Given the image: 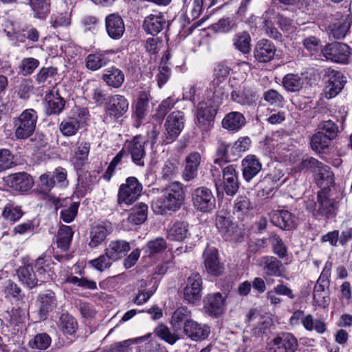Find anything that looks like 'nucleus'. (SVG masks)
I'll return each mask as SVG.
<instances>
[{
    "label": "nucleus",
    "mask_w": 352,
    "mask_h": 352,
    "mask_svg": "<svg viewBox=\"0 0 352 352\" xmlns=\"http://www.w3.org/2000/svg\"><path fill=\"white\" fill-rule=\"evenodd\" d=\"M67 176L66 170L60 166L53 171H47L39 176L34 192L42 195L44 199L52 201L57 208L60 200L51 193V190L55 187L56 184L61 187L67 186L68 185Z\"/></svg>",
    "instance_id": "nucleus-1"
},
{
    "label": "nucleus",
    "mask_w": 352,
    "mask_h": 352,
    "mask_svg": "<svg viewBox=\"0 0 352 352\" xmlns=\"http://www.w3.org/2000/svg\"><path fill=\"white\" fill-rule=\"evenodd\" d=\"M185 193L179 182H173L163 191L162 197L154 201L152 208L155 213L164 214L178 210L184 201Z\"/></svg>",
    "instance_id": "nucleus-2"
},
{
    "label": "nucleus",
    "mask_w": 352,
    "mask_h": 352,
    "mask_svg": "<svg viewBox=\"0 0 352 352\" xmlns=\"http://www.w3.org/2000/svg\"><path fill=\"white\" fill-rule=\"evenodd\" d=\"M297 171L309 169L314 174L317 184L322 187V190H327L334 185V174L331 168L314 157H309L302 160L295 168Z\"/></svg>",
    "instance_id": "nucleus-3"
},
{
    "label": "nucleus",
    "mask_w": 352,
    "mask_h": 352,
    "mask_svg": "<svg viewBox=\"0 0 352 352\" xmlns=\"http://www.w3.org/2000/svg\"><path fill=\"white\" fill-rule=\"evenodd\" d=\"M38 113L34 109H27L13 118L14 134L18 140H27L32 136L36 127Z\"/></svg>",
    "instance_id": "nucleus-4"
},
{
    "label": "nucleus",
    "mask_w": 352,
    "mask_h": 352,
    "mask_svg": "<svg viewBox=\"0 0 352 352\" xmlns=\"http://www.w3.org/2000/svg\"><path fill=\"white\" fill-rule=\"evenodd\" d=\"M194 208L203 213L212 212L216 207V199L212 190L206 187L197 188L192 192Z\"/></svg>",
    "instance_id": "nucleus-5"
},
{
    "label": "nucleus",
    "mask_w": 352,
    "mask_h": 352,
    "mask_svg": "<svg viewBox=\"0 0 352 352\" xmlns=\"http://www.w3.org/2000/svg\"><path fill=\"white\" fill-rule=\"evenodd\" d=\"M214 102L211 100H208L198 104L196 124L203 132L210 131L213 126L217 111V107L214 105Z\"/></svg>",
    "instance_id": "nucleus-6"
},
{
    "label": "nucleus",
    "mask_w": 352,
    "mask_h": 352,
    "mask_svg": "<svg viewBox=\"0 0 352 352\" xmlns=\"http://www.w3.org/2000/svg\"><path fill=\"white\" fill-rule=\"evenodd\" d=\"M317 203H308L307 208L314 216L321 214L329 217L335 212L338 208V203L335 199L330 198L327 190H321L318 192Z\"/></svg>",
    "instance_id": "nucleus-7"
},
{
    "label": "nucleus",
    "mask_w": 352,
    "mask_h": 352,
    "mask_svg": "<svg viewBox=\"0 0 352 352\" xmlns=\"http://www.w3.org/2000/svg\"><path fill=\"white\" fill-rule=\"evenodd\" d=\"M142 190V186L134 177L126 179V183L120 186L118 201L119 204L131 205L134 203Z\"/></svg>",
    "instance_id": "nucleus-8"
},
{
    "label": "nucleus",
    "mask_w": 352,
    "mask_h": 352,
    "mask_svg": "<svg viewBox=\"0 0 352 352\" xmlns=\"http://www.w3.org/2000/svg\"><path fill=\"white\" fill-rule=\"evenodd\" d=\"M321 52L327 60L344 64L348 63L351 54L350 47L346 44L339 42L326 45Z\"/></svg>",
    "instance_id": "nucleus-9"
},
{
    "label": "nucleus",
    "mask_w": 352,
    "mask_h": 352,
    "mask_svg": "<svg viewBox=\"0 0 352 352\" xmlns=\"http://www.w3.org/2000/svg\"><path fill=\"white\" fill-rule=\"evenodd\" d=\"M230 97L234 102L245 108L255 106L258 100L256 92L245 84L234 88Z\"/></svg>",
    "instance_id": "nucleus-10"
},
{
    "label": "nucleus",
    "mask_w": 352,
    "mask_h": 352,
    "mask_svg": "<svg viewBox=\"0 0 352 352\" xmlns=\"http://www.w3.org/2000/svg\"><path fill=\"white\" fill-rule=\"evenodd\" d=\"M326 74L329 76V80L326 84L323 94L325 98L331 99L343 89L346 80L340 72L328 69Z\"/></svg>",
    "instance_id": "nucleus-11"
},
{
    "label": "nucleus",
    "mask_w": 352,
    "mask_h": 352,
    "mask_svg": "<svg viewBox=\"0 0 352 352\" xmlns=\"http://www.w3.org/2000/svg\"><path fill=\"white\" fill-rule=\"evenodd\" d=\"M184 126V115L180 111L172 112L166 118L165 128L167 143L173 142L182 132Z\"/></svg>",
    "instance_id": "nucleus-12"
},
{
    "label": "nucleus",
    "mask_w": 352,
    "mask_h": 352,
    "mask_svg": "<svg viewBox=\"0 0 352 352\" xmlns=\"http://www.w3.org/2000/svg\"><path fill=\"white\" fill-rule=\"evenodd\" d=\"M270 345L274 352H295L298 347V341L292 333H282L274 338Z\"/></svg>",
    "instance_id": "nucleus-13"
},
{
    "label": "nucleus",
    "mask_w": 352,
    "mask_h": 352,
    "mask_svg": "<svg viewBox=\"0 0 352 352\" xmlns=\"http://www.w3.org/2000/svg\"><path fill=\"white\" fill-rule=\"evenodd\" d=\"M202 278L199 274L192 273L187 279L184 289V298L189 303H194L201 298Z\"/></svg>",
    "instance_id": "nucleus-14"
},
{
    "label": "nucleus",
    "mask_w": 352,
    "mask_h": 352,
    "mask_svg": "<svg viewBox=\"0 0 352 352\" xmlns=\"http://www.w3.org/2000/svg\"><path fill=\"white\" fill-rule=\"evenodd\" d=\"M263 273L269 276L282 277L285 268L280 261L273 256H263L257 261Z\"/></svg>",
    "instance_id": "nucleus-15"
},
{
    "label": "nucleus",
    "mask_w": 352,
    "mask_h": 352,
    "mask_svg": "<svg viewBox=\"0 0 352 352\" xmlns=\"http://www.w3.org/2000/svg\"><path fill=\"white\" fill-rule=\"evenodd\" d=\"M38 314L40 318L45 320L50 312L53 311L57 307L58 302L55 293L52 290H47L38 295Z\"/></svg>",
    "instance_id": "nucleus-16"
},
{
    "label": "nucleus",
    "mask_w": 352,
    "mask_h": 352,
    "mask_svg": "<svg viewBox=\"0 0 352 352\" xmlns=\"http://www.w3.org/2000/svg\"><path fill=\"white\" fill-rule=\"evenodd\" d=\"M204 265L208 274L212 276H219L223 270L220 263L217 250L214 247H207L204 252Z\"/></svg>",
    "instance_id": "nucleus-17"
},
{
    "label": "nucleus",
    "mask_w": 352,
    "mask_h": 352,
    "mask_svg": "<svg viewBox=\"0 0 352 352\" xmlns=\"http://www.w3.org/2000/svg\"><path fill=\"white\" fill-rule=\"evenodd\" d=\"M206 314L217 317L224 311L225 299L219 292L208 294L204 300Z\"/></svg>",
    "instance_id": "nucleus-18"
},
{
    "label": "nucleus",
    "mask_w": 352,
    "mask_h": 352,
    "mask_svg": "<svg viewBox=\"0 0 352 352\" xmlns=\"http://www.w3.org/2000/svg\"><path fill=\"white\" fill-rule=\"evenodd\" d=\"M276 50V47L272 41L262 39L256 43L254 55L258 61L267 63L273 59Z\"/></svg>",
    "instance_id": "nucleus-19"
},
{
    "label": "nucleus",
    "mask_w": 352,
    "mask_h": 352,
    "mask_svg": "<svg viewBox=\"0 0 352 352\" xmlns=\"http://www.w3.org/2000/svg\"><path fill=\"white\" fill-rule=\"evenodd\" d=\"M242 174L246 182H250L262 169V164L254 155H247L241 162Z\"/></svg>",
    "instance_id": "nucleus-20"
},
{
    "label": "nucleus",
    "mask_w": 352,
    "mask_h": 352,
    "mask_svg": "<svg viewBox=\"0 0 352 352\" xmlns=\"http://www.w3.org/2000/svg\"><path fill=\"white\" fill-rule=\"evenodd\" d=\"M223 188L227 195L233 196L236 193L239 183L233 165H228L223 169Z\"/></svg>",
    "instance_id": "nucleus-21"
},
{
    "label": "nucleus",
    "mask_w": 352,
    "mask_h": 352,
    "mask_svg": "<svg viewBox=\"0 0 352 352\" xmlns=\"http://www.w3.org/2000/svg\"><path fill=\"white\" fill-rule=\"evenodd\" d=\"M201 162V155L199 152H192L185 160V166L182 176L185 181H191L197 175L198 167Z\"/></svg>",
    "instance_id": "nucleus-22"
},
{
    "label": "nucleus",
    "mask_w": 352,
    "mask_h": 352,
    "mask_svg": "<svg viewBox=\"0 0 352 352\" xmlns=\"http://www.w3.org/2000/svg\"><path fill=\"white\" fill-rule=\"evenodd\" d=\"M45 100L46 102L45 111L47 115H59L62 113L66 102L58 91H50L45 96Z\"/></svg>",
    "instance_id": "nucleus-23"
},
{
    "label": "nucleus",
    "mask_w": 352,
    "mask_h": 352,
    "mask_svg": "<svg viewBox=\"0 0 352 352\" xmlns=\"http://www.w3.org/2000/svg\"><path fill=\"white\" fill-rule=\"evenodd\" d=\"M166 26V20L162 14H150L145 18L143 23L144 31L153 36L158 34Z\"/></svg>",
    "instance_id": "nucleus-24"
},
{
    "label": "nucleus",
    "mask_w": 352,
    "mask_h": 352,
    "mask_svg": "<svg viewBox=\"0 0 352 352\" xmlns=\"http://www.w3.org/2000/svg\"><path fill=\"white\" fill-rule=\"evenodd\" d=\"M246 124V119L243 113L232 111L227 113L221 121L222 127L228 131L238 132Z\"/></svg>",
    "instance_id": "nucleus-25"
},
{
    "label": "nucleus",
    "mask_w": 352,
    "mask_h": 352,
    "mask_svg": "<svg viewBox=\"0 0 352 352\" xmlns=\"http://www.w3.org/2000/svg\"><path fill=\"white\" fill-rule=\"evenodd\" d=\"M128 109L129 102L124 96L115 95L111 97V117H114L119 124H122L126 118Z\"/></svg>",
    "instance_id": "nucleus-26"
},
{
    "label": "nucleus",
    "mask_w": 352,
    "mask_h": 352,
    "mask_svg": "<svg viewBox=\"0 0 352 352\" xmlns=\"http://www.w3.org/2000/svg\"><path fill=\"white\" fill-rule=\"evenodd\" d=\"M185 334L195 341L206 339L210 332V327L207 325H201L194 320L188 322L184 329Z\"/></svg>",
    "instance_id": "nucleus-27"
},
{
    "label": "nucleus",
    "mask_w": 352,
    "mask_h": 352,
    "mask_svg": "<svg viewBox=\"0 0 352 352\" xmlns=\"http://www.w3.org/2000/svg\"><path fill=\"white\" fill-rule=\"evenodd\" d=\"M144 140L140 136L135 137L129 143V150L133 162L138 166H144L145 157Z\"/></svg>",
    "instance_id": "nucleus-28"
},
{
    "label": "nucleus",
    "mask_w": 352,
    "mask_h": 352,
    "mask_svg": "<svg viewBox=\"0 0 352 352\" xmlns=\"http://www.w3.org/2000/svg\"><path fill=\"white\" fill-rule=\"evenodd\" d=\"M272 223L283 229L290 230L294 227V216L287 210H278L271 215Z\"/></svg>",
    "instance_id": "nucleus-29"
},
{
    "label": "nucleus",
    "mask_w": 352,
    "mask_h": 352,
    "mask_svg": "<svg viewBox=\"0 0 352 352\" xmlns=\"http://www.w3.org/2000/svg\"><path fill=\"white\" fill-rule=\"evenodd\" d=\"M17 275L19 280L30 289L41 285L32 265L20 267L17 270Z\"/></svg>",
    "instance_id": "nucleus-30"
},
{
    "label": "nucleus",
    "mask_w": 352,
    "mask_h": 352,
    "mask_svg": "<svg viewBox=\"0 0 352 352\" xmlns=\"http://www.w3.org/2000/svg\"><path fill=\"white\" fill-rule=\"evenodd\" d=\"M191 320L190 311L186 307H180L173 312L170 324L175 331H179L184 329L185 325Z\"/></svg>",
    "instance_id": "nucleus-31"
},
{
    "label": "nucleus",
    "mask_w": 352,
    "mask_h": 352,
    "mask_svg": "<svg viewBox=\"0 0 352 352\" xmlns=\"http://www.w3.org/2000/svg\"><path fill=\"white\" fill-rule=\"evenodd\" d=\"M34 180L27 173L22 172L14 174L11 179V186L15 190L25 192L32 188Z\"/></svg>",
    "instance_id": "nucleus-32"
},
{
    "label": "nucleus",
    "mask_w": 352,
    "mask_h": 352,
    "mask_svg": "<svg viewBox=\"0 0 352 352\" xmlns=\"http://www.w3.org/2000/svg\"><path fill=\"white\" fill-rule=\"evenodd\" d=\"M188 234V224L184 221L174 223L167 231V238L171 241H182Z\"/></svg>",
    "instance_id": "nucleus-33"
},
{
    "label": "nucleus",
    "mask_w": 352,
    "mask_h": 352,
    "mask_svg": "<svg viewBox=\"0 0 352 352\" xmlns=\"http://www.w3.org/2000/svg\"><path fill=\"white\" fill-rule=\"evenodd\" d=\"M151 98V94L148 91L140 92L134 111V116L137 120L141 121L146 116Z\"/></svg>",
    "instance_id": "nucleus-34"
},
{
    "label": "nucleus",
    "mask_w": 352,
    "mask_h": 352,
    "mask_svg": "<svg viewBox=\"0 0 352 352\" xmlns=\"http://www.w3.org/2000/svg\"><path fill=\"white\" fill-rule=\"evenodd\" d=\"M148 206L144 203H139L134 206L129 212L128 221L135 225L143 223L147 219Z\"/></svg>",
    "instance_id": "nucleus-35"
},
{
    "label": "nucleus",
    "mask_w": 352,
    "mask_h": 352,
    "mask_svg": "<svg viewBox=\"0 0 352 352\" xmlns=\"http://www.w3.org/2000/svg\"><path fill=\"white\" fill-rule=\"evenodd\" d=\"M51 261L45 256L38 257L34 264L36 274L41 284L50 278L51 273Z\"/></svg>",
    "instance_id": "nucleus-36"
},
{
    "label": "nucleus",
    "mask_w": 352,
    "mask_h": 352,
    "mask_svg": "<svg viewBox=\"0 0 352 352\" xmlns=\"http://www.w3.org/2000/svg\"><path fill=\"white\" fill-rule=\"evenodd\" d=\"M90 144L87 142H79L76 147L72 162L76 168L82 167L88 159Z\"/></svg>",
    "instance_id": "nucleus-37"
},
{
    "label": "nucleus",
    "mask_w": 352,
    "mask_h": 352,
    "mask_svg": "<svg viewBox=\"0 0 352 352\" xmlns=\"http://www.w3.org/2000/svg\"><path fill=\"white\" fill-rule=\"evenodd\" d=\"M216 226L226 240L232 239L236 226L229 218L219 215L216 218Z\"/></svg>",
    "instance_id": "nucleus-38"
},
{
    "label": "nucleus",
    "mask_w": 352,
    "mask_h": 352,
    "mask_svg": "<svg viewBox=\"0 0 352 352\" xmlns=\"http://www.w3.org/2000/svg\"><path fill=\"white\" fill-rule=\"evenodd\" d=\"M329 287L316 284L314 288L313 297L314 301L318 307L325 308L330 302Z\"/></svg>",
    "instance_id": "nucleus-39"
},
{
    "label": "nucleus",
    "mask_w": 352,
    "mask_h": 352,
    "mask_svg": "<svg viewBox=\"0 0 352 352\" xmlns=\"http://www.w3.org/2000/svg\"><path fill=\"white\" fill-rule=\"evenodd\" d=\"M80 128V121L78 118L69 117L64 119L59 125L60 133L64 136H73Z\"/></svg>",
    "instance_id": "nucleus-40"
},
{
    "label": "nucleus",
    "mask_w": 352,
    "mask_h": 352,
    "mask_svg": "<svg viewBox=\"0 0 352 352\" xmlns=\"http://www.w3.org/2000/svg\"><path fill=\"white\" fill-rule=\"evenodd\" d=\"M73 234V231L70 226H60L58 230L56 239L58 248L63 251H67L70 245Z\"/></svg>",
    "instance_id": "nucleus-41"
},
{
    "label": "nucleus",
    "mask_w": 352,
    "mask_h": 352,
    "mask_svg": "<svg viewBox=\"0 0 352 352\" xmlns=\"http://www.w3.org/2000/svg\"><path fill=\"white\" fill-rule=\"evenodd\" d=\"M302 325L306 330H315L319 334L324 333L327 330L326 324L320 320H315L311 314H307L302 318Z\"/></svg>",
    "instance_id": "nucleus-42"
},
{
    "label": "nucleus",
    "mask_w": 352,
    "mask_h": 352,
    "mask_svg": "<svg viewBox=\"0 0 352 352\" xmlns=\"http://www.w3.org/2000/svg\"><path fill=\"white\" fill-rule=\"evenodd\" d=\"M331 140L323 132L318 131L311 138V147L316 152L322 153L328 148Z\"/></svg>",
    "instance_id": "nucleus-43"
},
{
    "label": "nucleus",
    "mask_w": 352,
    "mask_h": 352,
    "mask_svg": "<svg viewBox=\"0 0 352 352\" xmlns=\"http://www.w3.org/2000/svg\"><path fill=\"white\" fill-rule=\"evenodd\" d=\"M226 81L214 78L210 84L208 91L212 94L213 101L217 103L221 102V99L225 94Z\"/></svg>",
    "instance_id": "nucleus-44"
},
{
    "label": "nucleus",
    "mask_w": 352,
    "mask_h": 352,
    "mask_svg": "<svg viewBox=\"0 0 352 352\" xmlns=\"http://www.w3.org/2000/svg\"><path fill=\"white\" fill-rule=\"evenodd\" d=\"M166 247L167 244L165 239L162 237H157L149 241L144 248V250L148 256H152L163 252Z\"/></svg>",
    "instance_id": "nucleus-45"
},
{
    "label": "nucleus",
    "mask_w": 352,
    "mask_h": 352,
    "mask_svg": "<svg viewBox=\"0 0 352 352\" xmlns=\"http://www.w3.org/2000/svg\"><path fill=\"white\" fill-rule=\"evenodd\" d=\"M250 34L243 32L235 35L233 38V45L236 49L245 54L250 52Z\"/></svg>",
    "instance_id": "nucleus-46"
},
{
    "label": "nucleus",
    "mask_w": 352,
    "mask_h": 352,
    "mask_svg": "<svg viewBox=\"0 0 352 352\" xmlns=\"http://www.w3.org/2000/svg\"><path fill=\"white\" fill-rule=\"evenodd\" d=\"M283 85L287 91L296 92L302 88L303 80L298 74H288L283 78Z\"/></svg>",
    "instance_id": "nucleus-47"
},
{
    "label": "nucleus",
    "mask_w": 352,
    "mask_h": 352,
    "mask_svg": "<svg viewBox=\"0 0 352 352\" xmlns=\"http://www.w3.org/2000/svg\"><path fill=\"white\" fill-rule=\"evenodd\" d=\"M52 339L46 333H38L29 340L28 346L34 349L45 350L51 344Z\"/></svg>",
    "instance_id": "nucleus-48"
},
{
    "label": "nucleus",
    "mask_w": 352,
    "mask_h": 352,
    "mask_svg": "<svg viewBox=\"0 0 352 352\" xmlns=\"http://www.w3.org/2000/svg\"><path fill=\"white\" fill-rule=\"evenodd\" d=\"M30 6L34 12V16L44 19L50 12L49 0H29Z\"/></svg>",
    "instance_id": "nucleus-49"
},
{
    "label": "nucleus",
    "mask_w": 352,
    "mask_h": 352,
    "mask_svg": "<svg viewBox=\"0 0 352 352\" xmlns=\"http://www.w3.org/2000/svg\"><path fill=\"white\" fill-rule=\"evenodd\" d=\"M231 149L230 144L222 140H219L217 143V159H215L214 164H221V162H227L232 160L234 157H232V153H229V149Z\"/></svg>",
    "instance_id": "nucleus-50"
},
{
    "label": "nucleus",
    "mask_w": 352,
    "mask_h": 352,
    "mask_svg": "<svg viewBox=\"0 0 352 352\" xmlns=\"http://www.w3.org/2000/svg\"><path fill=\"white\" fill-rule=\"evenodd\" d=\"M125 32V25L122 18L116 14H111V39H120Z\"/></svg>",
    "instance_id": "nucleus-51"
},
{
    "label": "nucleus",
    "mask_w": 352,
    "mask_h": 352,
    "mask_svg": "<svg viewBox=\"0 0 352 352\" xmlns=\"http://www.w3.org/2000/svg\"><path fill=\"white\" fill-rule=\"evenodd\" d=\"M57 74L58 70L56 67H43L36 74V81L38 84H42L43 85L50 84L52 80L55 79Z\"/></svg>",
    "instance_id": "nucleus-52"
},
{
    "label": "nucleus",
    "mask_w": 352,
    "mask_h": 352,
    "mask_svg": "<svg viewBox=\"0 0 352 352\" xmlns=\"http://www.w3.org/2000/svg\"><path fill=\"white\" fill-rule=\"evenodd\" d=\"M6 320L10 326H19L20 324L25 322L26 314L25 311L21 308H12L6 312Z\"/></svg>",
    "instance_id": "nucleus-53"
},
{
    "label": "nucleus",
    "mask_w": 352,
    "mask_h": 352,
    "mask_svg": "<svg viewBox=\"0 0 352 352\" xmlns=\"http://www.w3.org/2000/svg\"><path fill=\"white\" fill-rule=\"evenodd\" d=\"M77 322L69 314H63L60 317V328L65 334L72 335L77 329Z\"/></svg>",
    "instance_id": "nucleus-54"
},
{
    "label": "nucleus",
    "mask_w": 352,
    "mask_h": 352,
    "mask_svg": "<svg viewBox=\"0 0 352 352\" xmlns=\"http://www.w3.org/2000/svg\"><path fill=\"white\" fill-rule=\"evenodd\" d=\"M270 241L272 245L273 252L278 258H283L287 256V248L278 235L276 234H271Z\"/></svg>",
    "instance_id": "nucleus-55"
},
{
    "label": "nucleus",
    "mask_w": 352,
    "mask_h": 352,
    "mask_svg": "<svg viewBox=\"0 0 352 352\" xmlns=\"http://www.w3.org/2000/svg\"><path fill=\"white\" fill-rule=\"evenodd\" d=\"M108 59L105 58L103 54H91L88 55L86 58V67L91 70H97L103 65H106Z\"/></svg>",
    "instance_id": "nucleus-56"
},
{
    "label": "nucleus",
    "mask_w": 352,
    "mask_h": 352,
    "mask_svg": "<svg viewBox=\"0 0 352 352\" xmlns=\"http://www.w3.org/2000/svg\"><path fill=\"white\" fill-rule=\"evenodd\" d=\"M107 232V228L102 226L93 227L90 232L89 245L92 248L97 247L106 239Z\"/></svg>",
    "instance_id": "nucleus-57"
},
{
    "label": "nucleus",
    "mask_w": 352,
    "mask_h": 352,
    "mask_svg": "<svg viewBox=\"0 0 352 352\" xmlns=\"http://www.w3.org/2000/svg\"><path fill=\"white\" fill-rule=\"evenodd\" d=\"M92 99L98 106H104L107 113L110 110V96L107 91L97 87L93 90Z\"/></svg>",
    "instance_id": "nucleus-58"
},
{
    "label": "nucleus",
    "mask_w": 352,
    "mask_h": 352,
    "mask_svg": "<svg viewBox=\"0 0 352 352\" xmlns=\"http://www.w3.org/2000/svg\"><path fill=\"white\" fill-rule=\"evenodd\" d=\"M130 250L128 242L118 240L111 242V259L117 260L124 256Z\"/></svg>",
    "instance_id": "nucleus-59"
},
{
    "label": "nucleus",
    "mask_w": 352,
    "mask_h": 352,
    "mask_svg": "<svg viewBox=\"0 0 352 352\" xmlns=\"http://www.w3.org/2000/svg\"><path fill=\"white\" fill-rule=\"evenodd\" d=\"M263 98L270 104L283 107L285 104L284 97L276 90L270 89L263 93Z\"/></svg>",
    "instance_id": "nucleus-60"
},
{
    "label": "nucleus",
    "mask_w": 352,
    "mask_h": 352,
    "mask_svg": "<svg viewBox=\"0 0 352 352\" xmlns=\"http://www.w3.org/2000/svg\"><path fill=\"white\" fill-rule=\"evenodd\" d=\"M179 101L174 96H171L164 99L159 105L155 116L159 119H163L167 113Z\"/></svg>",
    "instance_id": "nucleus-61"
},
{
    "label": "nucleus",
    "mask_w": 352,
    "mask_h": 352,
    "mask_svg": "<svg viewBox=\"0 0 352 352\" xmlns=\"http://www.w3.org/2000/svg\"><path fill=\"white\" fill-rule=\"evenodd\" d=\"M251 142L250 138L248 136L239 138L231 147L232 157H237L239 153L248 151L250 147Z\"/></svg>",
    "instance_id": "nucleus-62"
},
{
    "label": "nucleus",
    "mask_w": 352,
    "mask_h": 352,
    "mask_svg": "<svg viewBox=\"0 0 352 352\" xmlns=\"http://www.w3.org/2000/svg\"><path fill=\"white\" fill-rule=\"evenodd\" d=\"M15 165L14 155L6 148L0 149V172L11 168Z\"/></svg>",
    "instance_id": "nucleus-63"
},
{
    "label": "nucleus",
    "mask_w": 352,
    "mask_h": 352,
    "mask_svg": "<svg viewBox=\"0 0 352 352\" xmlns=\"http://www.w3.org/2000/svg\"><path fill=\"white\" fill-rule=\"evenodd\" d=\"M171 75V70L168 65L160 63L158 72L155 76L159 88H162L169 80Z\"/></svg>",
    "instance_id": "nucleus-64"
}]
</instances>
